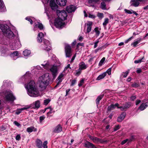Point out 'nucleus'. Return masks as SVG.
I'll list each match as a JSON object with an SVG mask.
<instances>
[{"label":"nucleus","instance_id":"obj_40","mask_svg":"<svg viewBox=\"0 0 148 148\" xmlns=\"http://www.w3.org/2000/svg\"><path fill=\"white\" fill-rule=\"evenodd\" d=\"M132 140L131 139H126L125 140H123L121 143V144L122 145H124L125 143L127 141H129V142H130V141H131Z\"/></svg>","mask_w":148,"mask_h":148},{"label":"nucleus","instance_id":"obj_9","mask_svg":"<svg viewBox=\"0 0 148 148\" xmlns=\"http://www.w3.org/2000/svg\"><path fill=\"white\" fill-rule=\"evenodd\" d=\"M147 0H131L130 2V5L132 6L136 7L138 6L140 3H145Z\"/></svg>","mask_w":148,"mask_h":148},{"label":"nucleus","instance_id":"obj_1","mask_svg":"<svg viewBox=\"0 0 148 148\" xmlns=\"http://www.w3.org/2000/svg\"><path fill=\"white\" fill-rule=\"evenodd\" d=\"M50 79L49 74L48 73H46L39 78L38 80L39 87L38 96L42 95L43 93L41 91L46 89L47 86L49 84Z\"/></svg>","mask_w":148,"mask_h":148},{"label":"nucleus","instance_id":"obj_41","mask_svg":"<svg viewBox=\"0 0 148 148\" xmlns=\"http://www.w3.org/2000/svg\"><path fill=\"white\" fill-rule=\"evenodd\" d=\"M129 73V71H127L125 73H123L121 75V76H123V77L124 78L126 77L127 75Z\"/></svg>","mask_w":148,"mask_h":148},{"label":"nucleus","instance_id":"obj_2","mask_svg":"<svg viewBox=\"0 0 148 148\" xmlns=\"http://www.w3.org/2000/svg\"><path fill=\"white\" fill-rule=\"evenodd\" d=\"M25 88L27 90L28 95L32 97L37 96V89L36 84L33 80L31 81L27 84L25 85Z\"/></svg>","mask_w":148,"mask_h":148},{"label":"nucleus","instance_id":"obj_3","mask_svg":"<svg viewBox=\"0 0 148 148\" xmlns=\"http://www.w3.org/2000/svg\"><path fill=\"white\" fill-rule=\"evenodd\" d=\"M0 95L3 97L5 101L13 102L16 99V98L12 92L10 90H7L0 92Z\"/></svg>","mask_w":148,"mask_h":148},{"label":"nucleus","instance_id":"obj_56","mask_svg":"<svg viewBox=\"0 0 148 148\" xmlns=\"http://www.w3.org/2000/svg\"><path fill=\"white\" fill-rule=\"evenodd\" d=\"M100 0H89L88 1L89 3H91L93 2H98Z\"/></svg>","mask_w":148,"mask_h":148},{"label":"nucleus","instance_id":"obj_47","mask_svg":"<svg viewBox=\"0 0 148 148\" xmlns=\"http://www.w3.org/2000/svg\"><path fill=\"white\" fill-rule=\"evenodd\" d=\"M25 19L29 22L31 24H32V21L29 17H27L25 18Z\"/></svg>","mask_w":148,"mask_h":148},{"label":"nucleus","instance_id":"obj_25","mask_svg":"<svg viewBox=\"0 0 148 148\" xmlns=\"http://www.w3.org/2000/svg\"><path fill=\"white\" fill-rule=\"evenodd\" d=\"M141 41V39L140 38H138L136 40H134V42H132L131 44V45H133L134 47H136L137 45Z\"/></svg>","mask_w":148,"mask_h":148},{"label":"nucleus","instance_id":"obj_46","mask_svg":"<svg viewBox=\"0 0 148 148\" xmlns=\"http://www.w3.org/2000/svg\"><path fill=\"white\" fill-rule=\"evenodd\" d=\"M47 141H45L43 143V147L44 148H47Z\"/></svg>","mask_w":148,"mask_h":148},{"label":"nucleus","instance_id":"obj_60","mask_svg":"<svg viewBox=\"0 0 148 148\" xmlns=\"http://www.w3.org/2000/svg\"><path fill=\"white\" fill-rule=\"evenodd\" d=\"M88 17H89L91 18H95V15L91 14H89V15H88Z\"/></svg>","mask_w":148,"mask_h":148},{"label":"nucleus","instance_id":"obj_31","mask_svg":"<svg viewBox=\"0 0 148 148\" xmlns=\"http://www.w3.org/2000/svg\"><path fill=\"white\" fill-rule=\"evenodd\" d=\"M103 95H101L99 96L97 99L96 100V103L97 104H98L99 103V101L103 97Z\"/></svg>","mask_w":148,"mask_h":148},{"label":"nucleus","instance_id":"obj_29","mask_svg":"<svg viewBox=\"0 0 148 148\" xmlns=\"http://www.w3.org/2000/svg\"><path fill=\"white\" fill-rule=\"evenodd\" d=\"M31 53L30 50L25 49L23 51V54L25 56H27L29 55Z\"/></svg>","mask_w":148,"mask_h":148},{"label":"nucleus","instance_id":"obj_63","mask_svg":"<svg viewBox=\"0 0 148 148\" xmlns=\"http://www.w3.org/2000/svg\"><path fill=\"white\" fill-rule=\"evenodd\" d=\"M45 109L44 110H41L39 112L38 114H42V113H45Z\"/></svg>","mask_w":148,"mask_h":148},{"label":"nucleus","instance_id":"obj_57","mask_svg":"<svg viewBox=\"0 0 148 148\" xmlns=\"http://www.w3.org/2000/svg\"><path fill=\"white\" fill-rule=\"evenodd\" d=\"M132 87H137L138 86V84L136 83H134L132 85Z\"/></svg>","mask_w":148,"mask_h":148},{"label":"nucleus","instance_id":"obj_4","mask_svg":"<svg viewBox=\"0 0 148 148\" xmlns=\"http://www.w3.org/2000/svg\"><path fill=\"white\" fill-rule=\"evenodd\" d=\"M0 29L4 35L9 38H12L14 37V33L7 25H0Z\"/></svg>","mask_w":148,"mask_h":148},{"label":"nucleus","instance_id":"obj_61","mask_svg":"<svg viewBox=\"0 0 148 148\" xmlns=\"http://www.w3.org/2000/svg\"><path fill=\"white\" fill-rule=\"evenodd\" d=\"M120 128V126L119 125H116L114 130H119Z\"/></svg>","mask_w":148,"mask_h":148},{"label":"nucleus","instance_id":"obj_55","mask_svg":"<svg viewBox=\"0 0 148 148\" xmlns=\"http://www.w3.org/2000/svg\"><path fill=\"white\" fill-rule=\"evenodd\" d=\"M99 42V40H97L96 42H95L94 43V48H96L97 46V44Z\"/></svg>","mask_w":148,"mask_h":148},{"label":"nucleus","instance_id":"obj_19","mask_svg":"<svg viewBox=\"0 0 148 148\" xmlns=\"http://www.w3.org/2000/svg\"><path fill=\"white\" fill-rule=\"evenodd\" d=\"M88 67L87 65H86L84 62H82L79 64V70H84L86 69Z\"/></svg>","mask_w":148,"mask_h":148},{"label":"nucleus","instance_id":"obj_30","mask_svg":"<svg viewBox=\"0 0 148 148\" xmlns=\"http://www.w3.org/2000/svg\"><path fill=\"white\" fill-rule=\"evenodd\" d=\"M38 28L40 30H43L44 28V27L42 24L38 21Z\"/></svg>","mask_w":148,"mask_h":148},{"label":"nucleus","instance_id":"obj_35","mask_svg":"<svg viewBox=\"0 0 148 148\" xmlns=\"http://www.w3.org/2000/svg\"><path fill=\"white\" fill-rule=\"evenodd\" d=\"M106 4L104 2H102L101 3V8L103 10H106Z\"/></svg>","mask_w":148,"mask_h":148},{"label":"nucleus","instance_id":"obj_44","mask_svg":"<svg viewBox=\"0 0 148 148\" xmlns=\"http://www.w3.org/2000/svg\"><path fill=\"white\" fill-rule=\"evenodd\" d=\"M97 16L99 18L101 19L103 17V14L102 13H98L97 14Z\"/></svg>","mask_w":148,"mask_h":148},{"label":"nucleus","instance_id":"obj_64","mask_svg":"<svg viewBox=\"0 0 148 148\" xmlns=\"http://www.w3.org/2000/svg\"><path fill=\"white\" fill-rule=\"evenodd\" d=\"M136 98V96H132L131 97L130 99L132 101H134Z\"/></svg>","mask_w":148,"mask_h":148},{"label":"nucleus","instance_id":"obj_39","mask_svg":"<svg viewBox=\"0 0 148 148\" xmlns=\"http://www.w3.org/2000/svg\"><path fill=\"white\" fill-rule=\"evenodd\" d=\"M50 100L49 99H47L44 101V105H47L50 102Z\"/></svg>","mask_w":148,"mask_h":148},{"label":"nucleus","instance_id":"obj_11","mask_svg":"<svg viewBox=\"0 0 148 148\" xmlns=\"http://www.w3.org/2000/svg\"><path fill=\"white\" fill-rule=\"evenodd\" d=\"M88 137L95 143L98 144L103 142V141L102 140L97 137L92 136L90 135H89Z\"/></svg>","mask_w":148,"mask_h":148},{"label":"nucleus","instance_id":"obj_50","mask_svg":"<svg viewBox=\"0 0 148 148\" xmlns=\"http://www.w3.org/2000/svg\"><path fill=\"white\" fill-rule=\"evenodd\" d=\"M143 58L141 59H139L138 60H135L134 61V63L136 64H137L140 63L142 62V60L143 59Z\"/></svg>","mask_w":148,"mask_h":148},{"label":"nucleus","instance_id":"obj_62","mask_svg":"<svg viewBox=\"0 0 148 148\" xmlns=\"http://www.w3.org/2000/svg\"><path fill=\"white\" fill-rule=\"evenodd\" d=\"M141 102V101L140 100L137 99L136 101V106L139 104Z\"/></svg>","mask_w":148,"mask_h":148},{"label":"nucleus","instance_id":"obj_24","mask_svg":"<svg viewBox=\"0 0 148 148\" xmlns=\"http://www.w3.org/2000/svg\"><path fill=\"white\" fill-rule=\"evenodd\" d=\"M125 116V113L123 112L118 118L117 119L118 122H121L124 119Z\"/></svg>","mask_w":148,"mask_h":148},{"label":"nucleus","instance_id":"obj_7","mask_svg":"<svg viewBox=\"0 0 148 148\" xmlns=\"http://www.w3.org/2000/svg\"><path fill=\"white\" fill-rule=\"evenodd\" d=\"M60 66V65H54L49 69V71L51 73L53 77H56L58 74V67Z\"/></svg>","mask_w":148,"mask_h":148},{"label":"nucleus","instance_id":"obj_21","mask_svg":"<svg viewBox=\"0 0 148 148\" xmlns=\"http://www.w3.org/2000/svg\"><path fill=\"white\" fill-rule=\"evenodd\" d=\"M45 35V34L42 32L39 33L38 35V42H42V38Z\"/></svg>","mask_w":148,"mask_h":148},{"label":"nucleus","instance_id":"obj_49","mask_svg":"<svg viewBox=\"0 0 148 148\" xmlns=\"http://www.w3.org/2000/svg\"><path fill=\"white\" fill-rule=\"evenodd\" d=\"M111 68H109L106 72V73H107L109 75H110L111 74Z\"/></svg>","mask_w":148,"mask_h":148},{"label":"nucleus","instance_id":"obj_53","mask_svg":"<svg viewBox=\"0 0 148 148\" xmlns=\"http://www.w3.org/2000/svg\"><path fill=\"white\" fill-rule=\"evenodd\" d=\"M124 10L125 12H126L128 14H132V10H128L125 9Z\"/></svg>","mask_w":148,"mask_h":148},{"label":"nucleus","instance_id":"obj_15","mask_svg":"<svg viewBox=\"0 0 148 148\" xmlns=\"http://www.w3.org/2000/svg\"><path fill=\"white\" fill-rule=\"evenodd\" d=\"M76 9V7L73 5L67 6L66 8V10L69 13H71L74 12Z\"/></svg>","mask_w":148,"mask_h":148},{"label":"nucleus","instance_id":"obj_17","mask_svg":"<svg viewBox=\"0 0 148 148\" xmlns=\"http://www.w3.org/2000/svg\"><path fill=\"white\" fill-rule=\"evenodd\" d=\"M50 6L53 10H55L58 8V5L54 2V0H50Z\"/></svg>","mask_w":148,"mask_h":148},{"label":"nucleus","instance_id":"obj_10","mask_svg":"<svg viewBox=\"0 0 148 148\" xmlns=\"http://www.w3.org/2000/svg\"><path fill=\"white\" fill-rule=\"evenodd\" d=\"M65 53L66 57H69L72 55L71 47L68 45H66L65 47Z\"/></svg>","mask_w":148,"mask_h":148},{"label":"nucleus","instance_id":"obj_28","mask_svg":"<svg viewBox=\"0 0 148 148\" xmlns=\"http://www.w3.org/2000/svg\"><path fill=\"white\" fill-rule=\"evenodd\" d=\"M92 25V23L91 22H90L87 24V32L89 33L91 31Z\"/></svg>","mask_w":148,"mask_h":148},{"label":"nucleus","instance_id":"obj_48","mask_svg":"<svg viewBox=\"0 0 148 148\" xmlns=\"http://www.w3.org/2000/svg\"><path fill=\"white\" fill-rule=\"evenodd\" d=\"M84 79H82L80 82L78 84V86H81L84 83Z\"/></svg>","mask_w":148,"mask_h":148},{"label":"nucleus","instance_id":"obj_33","mask_svg":"<svg viewBox=\"0 0 148 148\" xmlns=\"http://www.w3.org/2000/svg\"><path fill=\"white\" fill-rule=\"evenodd\" d=\"M109 22V19L108 18H105L104 19V21L103 23V25L104 27H106V25Z\"/></svg>","mask_w":148,"mask_h":148},{"label":"nucleus","instance_id":"obj_38","mask_svg":"<svg viewBox=\"0 0 148 148\" xmlns=\"http://www.w3.org/2000/svg\"><path fill=\"white\" fill-rule=\"evenodd\" d=\"M62 125L60 124L58 125L55 128V130H62Z\"/></svg>","mask_w":148,"mask_h":148},{"label":"nucleus","instance_id":"obj_16","mask_svg":"<svg viewBox=\"0 0 148 148\" xmlns=\"http://www.w3.org/2000/svg\"><path fill=\"white\" fill-rule=\"evenodd\" d=\"M46 111L47 112V117L50 116L51 114L54 112L53 108L51 106L45 108V111Z\"/></svg>","mask_w":148,"mask_h":148},{"label":"nucleus","instance_id":"obj_58","mask_svg":"<svg viewBox=\"0 0 148 148\" xmlns=\"http://www.w3.org/2000/svg\"><path fill=\"white\" fill-rule=\"evenodd\" d=\"M133 38V37L132 36V37H131L130 38H128V39H127V40H126L125 41V43H127L128 42H129V41H130Z\"/></svg>","mask_w":148,"mask_h":148},{"label":"nucleus","instance_id":"obj_23","mask_svg":"<svg viewBox=\"0 0 148 148\" xmlns=\"http://www.w3.org/2000/svg\"><path fill=\"white\" fill-rule=\"evenodd\" d=\"M15 49H17L20 48L21 46V44L20 40L18 38L16 40V42L15 43Z\"/></svg>","mask_w":148,"mask_h":148},{"label":"nucleus","instance_id":"obj_36","mask_svg":"<svg viewBox=\"0 0 148 148\" xmlns=\"http://www.w3.org/2000/svg\"><path fill=\"white\" fill-rule=\"evenodd\" d=\"M42 142L40 140L38 139V148H42Z\"/></svg>","mask_w":148,"mask_h":148},{"label":"nucleus","instance_id":"obj_37","mask_svg":"<svg viewBox=\"0 0 148 148\" xmlns=\"http://www.w3.org/2000/svg\"><path fill=\"white\" fill-rule=\"evenodd\" d=\"M106 58L105 57H103L100 61L99 65V66H100L102 65L103 62L105 60Z\"/></svg>","mask_w":148,"mask_h":148},{"label":"nucleus","instance_id":"obj_51","mask_svg":"<svg viewBox=\"0 0 148 148\" xmlns=\"http://www.w3.org/2000/svg\"><path fill=\"white\" fill-rule=\"evenodd\" d=\"M77 80L76 79H73L71 82V86H73L76 83Z\"/></svg>","mask_w":148,"mask_h":148},{"label":"nucleus","instance_id":"obj_13","mask_svg":"<svg viewBox=\"0 0 148 148\" xmlns=\"http://www.w3.org/2000/svg\"><path fill=\"white\" fill-rule=\"evenodd\" d=\"M11 57L14 60H16L19 57V53L18 51H15L10 54Z\"/></svg>","mask_w":148,"mask_h":148},{"label":"nucleus","instance_id":"obj_27","mask_svg":"<svg viewBox=\"0 0 148 148\" xmlns=\"http://www.w3.org/2000/svg\"><path fill=\"white\" fill-rule=\"evenodd\" d=\"M106 75V72H104L99 75L97 78L96 80H99L103 79Z\"/></svg>","mask_w":148,"mask_h":148},{"label":"nucleus","instance_id":"obj_5","mask_svg":"<svg viewBox=\"0 0 148 148\" xmlns=\"http://www.w3.org/2000/svg\"><path fill=\"white\" fill-rule=\"evenodd\" d=\"M43 43L44 44L41 45L40 46V48L41 49L47 51H49L51 49V44L48 40L44 39L43 40Z\"/></svg>","mask_w":148,"mask_h":148},{"label":"nucleus","instance_id":"obj_32","mask_svg":"<svg viewBox=\"0 0 148 148\" xmlns=\"http://www.w3.org/2000/svg\"><path fill=\"white\" fill-rule=\"evenodd\" d=\"M27 108H21L19 109L16 112V113L17 114H20L22 111L26 110L27 109Z\"/></svg>","mask_w":148,"mask_h":148},{"label":"nucleus","instance_id":"obj_20","mask_svg":"<svg viewBox=\"0 0 148 148\" xmlns=\"http://www.w3.org/2000/svg\"><path fill=\"white\" fill-rule=\"evenodd\" d=\"M57 3L62 6H64L66 5V0H56Z\"/></svg>","mask_w":148,"mask_h":148},{"label":"nucleus","instance_id":"obj_26","mask_svg":"<svg viewBox=\"0 0 148 148\" xmlns=\"http://www.w3.org/2000/svg\"><path fill=\"white\" fill-rule=\"evenodd\" d=\"M148 106V102H146L145 103H142L139 109L141 111L144 110Z\"/></svg>","mask_w":148,"mask_h":148},{"label":"nucleus","instance_id":"obj_54","mask_svg":"<svg viewBox=\"0 0 148 148\" xmlns=\"http://www.w3.org/2000/svg\"><path fill=\"white\" fill-rule=\"evenodd\" d=\"M15 139L16 140H19L21 139V136L20 135L18 134L16 135Z\"/></svg>","mask_w":148,"mask_h":148},{"label":"nucleus","instance_id":"obj_22","mask_svg":"<svg viewBox=\"0 0 148 148\" xmlns=\"http://www.w3.org/2000/svg\"><path fill=\"white\" fill-rule=\"evenodd\" d=\"M6 8L2 0H0V11L1 12L6 11Z\"/></svg>","mask_w":148,"mask_h":148},{"label":"nucleus","instance_id":"obj_34","mask_svg":"<svg viewBox=\"0 0 148 148\" xmlns=\"http://www.w3.org/2000/svg\"><path fill=\"white\" fill-rule=\"evenodd\" d=\"M94 31L96 33V36H98L100 33L99 31V30L98 28L97 27L95 28L94 29Z\"/></svg>","mask_w":148,"mask_h":148},{"label":"nucleus","instance_id":"obj_6","mask_svg":"<svg viewBox=\"0 0 148 148\" xmlns=\"http://www.w3.org/2000/svg\"><path fill=\"white\" fill-rule=\"evenodd\" d=\"M54 25L56 27L61 29L64 26L65 23L63 20L58 18L55 19L54 22Z\"/></svg>","mask_w":148,"mask_h":148},{"label":"nucleus","instance_id":"obj_8","mask_svg":"<svg viewBox=\"0 0 148 148\" xmlns=\"http://www.w3.org/2000/svg\"><path fill=\"white\" fill-rule=\"evenodd\" d=\"M57 15L59 18L62 20H65L66 19L67 16V13L64 10L60 11L57 10Z\"/></svg>","mask_w":148,"mask_h":148},{"label":"nucleus","instance_id":"obj_12","mask_svg":"<svg viewBox=\"0 0 148 148\" xmlns=\"http://www.w3.org/2000/svg\"><path fill=\"white\" fill-rule=\"evenodd\" d=\"M64 72L60 73L59 76H58L56 80L57 81V84L55 86V88H56L60 84V83L62 82V80L63 79V77L64 75Z\"/></svg>","mask_w":148,"mask_h":148},{"label":"nucleus","instance_id":"obj_18","mask_svg":"<svg viewBox=\"0 0 148 148\" xmlns=\"http://www.w3.org/2000/svg\"><path fill=\"white\" fill-rule=\"evenodd\" d=\"M84 146L88 148H97L92 143L88 141L84 143Z\"/></svg>","mask_w":148,"mask_h":148},{"label":"nucleus","instance_id":"obj_45","mask_svg":"<svg viewBox=\"0 0 148 148\" xmlns=\"http://www.w3.org/2000/svg\"><path fill=\"white\" fill-rule=\"evenodd\" d=\"M82 70H79V69L77 70L76 71V73L75 75H76L79 76L81 74Z\"/></svg>","mask_w":148,"mask_h":148},{"label":"nucleus","instance_id":"obj_52","mask_svg":"<svg viewBox=\"0 0 148 148\" xmlns=\"http://www.w3.org/2000/svg\"><path fill=\"white\" fill-rule=\"evenodd\" d=\"M14 123L16 126L18 127H20L21 126L20 124L18 122L16 121H15L14 122Z\"/></svg>","mask_w":148,"mask_h":148},{"label":"nucleus","instance_id":"obj_43","mask_svg":"<svg viewBox=\"0 0 148 148\" xmlns=\"http://www.w3.org/2000/svg\"><path fill=\"white\" fill-rule=\"evenodd\" d=\"M45 117L44 116H43L40 117L39 118V121L40 123H42V122L44 120Z\"/></svg>","mask_w":148,"mask_h":148},{"label":"nucleus","instance_id":"obj_42","mask_svg":"<svg viewBox=\"0 0 148 148\" xmlns=\"http://www.w3.org/2000/svg\"><path fill=\"white\" fill-rule=\"evenodd\" d=\"M119 103H116L115 104H112L110 106H111V107L112 108V109L113 110L116 107H117V108H118V107H119Z\"/></svg>","mask_w":148,"mask_h":148},{"label":"nucleus","instance_id":"obj_14","mask_svg":"<svg viewBox=\"0 0 148 148\" xmlns=\"http://www.w3.org/2000/svg\"><path fill=\"white\" fill-rule=\"evenodd\" d=\"M131 105V103L130 102H127L125 103L123 106L118 107V108H120L122 111L125 110L127 108H129Z\"/></svg>","mask_w":148,"mask_h":148},{"label":"nucleus","instance_id":"obj_59","mask_svg":"<svg viewBox=\"0 0 148 148\" xmlns=\"http://www.w3.org/2000/svg\"><path fill=\"white\" fill-rule=\"evenodd\" d=\"M106 47V45H103L101 47H99L98 49H99V50H101L105 48Z\"/></svg>","mask_w":148,"mask_h":148}]
</instances>
